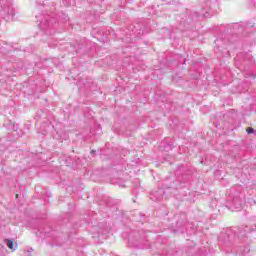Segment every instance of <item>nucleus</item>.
<instances>
[{
	"instance_id": "f257e3e1",
	"label": "nucleus",
	"mask_w": 256,
	"mask_h": 256,
	"mask_svg": "<svg viewBox=\"0 0 256 256\" xmlns=\"http://www.w3.org/2000/svg\"><path fill=\"white\" fill-rule=\"evenodd\" d=\"M163 195H165V190L160 188L155 192H151L150 199L152 201H161L163 199Z\"/></svg>"
},
{
	"instance_id": "423d86ee",
	"label": "nucleus",
	"mask_w": 256,
	"mask_h": 256,
	"mask_svg": "<svg viewBox=\"0 0 256 256\" xmlns=\"http://www.w3.org/2000/svg\"><path fill=\"white\" fill-rule=\"evenodd\" d=\"M11 15H15V13L11 12Z\"/></svg>"
},
{
	"instance_id": "20e7f679",
	"label": "nucleus",
	"mask_w": 256,
	"mask_h": 256,
	"mask_svg": "<svg viewBox=\"0 0 256 256\" xmlns=\"http://www.w3.org/2000/svg\"><path fill=\"white\" fill-rule=\"evenodd\" d=\"M246 131H247V134H248V135H251V134H253V133H254V135H256V130L253 129V128H251V127H248V128L246 129Z\"/></svg>"
},
{
	"instance_id": "39448f33",
	"label": "nucleus",
	"mask_w": 256,
	"mask_h": 256,
	"mask_svg": "<svg viewBox=\"0 0 256 256\" xmlns=\"http://www.w3.org/2000/svg\"><path fill=\"white\" fill-rule=\"evenodd\" d=\"M27 253H28V256H31V251H27Z\"/></svg>"
},
{
	"instance_id": "f03ea898",
	"label": "nucleus",
	"mask_w": 256,
	"mask_h": 256,
	"mask_svg": "<svg viewBox=\"0 0 256 256\" xmlns=\"http://www.w3.org/2000/svg\"><path fill=\"white\" fill-rule=\"evenodd\" d=\"M4 243L7 245L8 248H10L12 251H15V245L13 243V240L5 239Z\"/></svg>"
},
{
	"instance_id": "7ed1b4c3",
	"label": "nucleus",
	"mask_w": 256,
	"mask_h": 256,
	"mask_svg": "<svg viewBox=\"0 0 256 256\" xmlns=\"http://www.w3.org/2000/svg\"><path fill=\"white\" fill-rule=\"evenodd\" d=\"M232 204L234 205L235 209H241V200L239 198H233Z\"/></svg>"
}]
</instances>
